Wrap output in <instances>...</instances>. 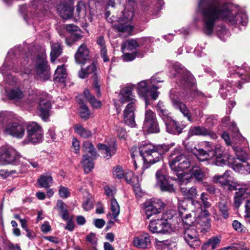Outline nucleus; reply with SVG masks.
I'll use <instances>...</instances> for the list:
<instances>
[{"label":"nucleus","instance_id":"24","mask_svg":"<svg viewBox=\"0 0 250 250\" xmlns=\"http://www.w3.org/2000/svg\"><path fill=\"white\" fill-rule=\"evenodd\" d=\"M188 180L187 179L185 182V179L183 178L181 180L180 190L182 195L186 198L188 199H192L196 198L198 196V192L197 188L193 186L189 189H187L184 186V183H187Z\"/></svg>","mask_w":250,"mask_h":250},{"label":"nucleus","instance_id":"40","mask_svg":"<svg viewBox=\"0 0 250 250\" xmlns=\"http://www.w3.org/2000/svg\"><path fill=\"white\" fill-rule=\"evenodd\" d=\"M143 128L144 131L148 133H158L160 131L157 121L149 122L148 124L144 123Z\"/></svg>","mask_w":250,"mask_h":250},{"label":"nucleus","instance_id":"26","mask_svg":"<svg viewBox=\"0 0 250 250\" xmlns=\"http://www.w3.org/2000/svg\"><path fill=\"white\" fill-rule=\"evenodd\" d=\"M249 187V185H246V187L239 188L238 191L235 192L233 203L236 208H239L242 201L247 197V190Z\"/></svg>","mask_w":250,"mask_h":250},{"label":"nucleus","instance_id":"43","mask_svg":"<svg viewBox=\"0 0 250 250\" xmlns=\"http://www.w3.org/2000/svg\"><path fill=\"white\" fill-rule=\"evenodd\" d=\"M83 93L86 100L90 103L91 105L94 108H99L101 107V102L100 101L97 100L95 97L90 94L89 91L88 89H85Z\"/></svg>","mask_w":250,"mask_h":250},{"label":"nucleus","instance_id":"45","mask_svg":"<svg viewBox=\"0 0 250 250\" xmlns=\"http://www.w3.org/2000/svg\"><path fill=\"white\" fill-rule=\"evenodd\" d=\"M235 71L236 74H238L240 76H248L247 79H245L243 78V79H244L247 82H249L250 80V67L246 66L244 64L243 65L242 68H239L238 66H235Z\"/></svg>","mask_w":250,"mask_h":250},{"label":"nucleus","instance_id":"58","mask_svg":"<svg viewBox=\"0 0 250 250\" xmlns=\"http://www.w3.org/2000/svg\"><path fill=\"white\" fill-rule=\"evenodd\" d=\"M220 240L217 237H214L209 239L208 242L212 250L215 249L220 243Z\"/></svg>","mask_w":250,"mask_h":250},{"label":"nucleus","instance_id":"34","mask_svg":"<svg viewBox=\"0 0 250 250\" xmlns=\"http://www.w3.org/2000/svg\"><path fill=\"white\" fill-rule=\"evenodd\" d=\"M13 118L12 114L7 111H1L0 112V129H3L6 126L10 124Z\"/></svg>","mask_w":250,"mask_h":250},{"label":"nucleus","instance_id":"54","mask_svg":"<svg viewBox=\"0 0 250 250\" xmlns=\"http://www.w3.org/2000/svg\"><path fill=\"white\" fill-rule=\"evenodd\" d=\"M80 115L81 117L84 120L89 118L90 113L88 107L84 104L81 106L80 108Z\"/></svg>","mask_w":250,"mask_h":250},{"label":"nucleus","instance_id":"46","mask_svg":"<svg viewBox=\"0 0 250 250\" xmlns=\"http://www.w3.org/2000/svg\"><path fill=\"white\" fill-rule=\"evenodd\" d=\"M38 182L41 188H47L52 183V178L50 176L42 175L38 179Z\"/></svg>","mask_w":250,"mask_h":250},{"label":"nucleus","instance_id":"37","mask_svg":"<svg viewBox=\"0 0 250 250\" xmlns=\"http://www.w3.org/2000/svg\"><path fill=\"white\" fill-rule=\"evenodd\" d=\"M51 50L50 52L51 61L54 62L62 53V44L57 42L52 43L51 46Z\"/></svg>","mask_w":250,"mask_h":250},{"label":"nucleus","instance_id":"18","mask_svg":"<svg viewBox=\"0 0 250 250\" xmlns=\"http://www.w3.org/2000/svg\"><path fill=\"white\" fill-rule=\"evenodd\" d=\"M191 136H208L213 139L217 138V135L214 132L203 126H194L190 128L188 131Z\"/></svg>","mask_w":250,"mask_h":250},{"label":"nucleus","instance_id":"7","mask_svg":"<svg viewBox=\"0 0 250 250\" xmlns=\"http://www.w3.org/2000/svg\"><path fill=\"white\" fill-rule=\"evenodd\" d=\"M169 221L164 216L163 218L150 221L148 227L152 233L166 234L171 230Z\"/></svg>","mask_w":250,"mask_h":250},{"label":"nucleus","instance_id":"9","mask_svg":"<svg viewBox=\"0 0 250 250\" xmlns=\"http://www.w3.org/2000/svg\"><path fill=\"white\" fill-rule=\"evenodd\" d=\"M27 139L28 142L36 144L40 142L42 137V127L36 122H29L26 125Z\"/></svg>","mask_w":250,"mask_h":250},{"label":"nucleus","instance_id":"21","mask_svg":"<svg viewBox=\"0 0 250 250\" xmlns=\"http://www.w3.org/2000/svg\"><path fill=\"white\" fill-rule=\"evenodd\" d=\"M97 146L104 157L106 159H109L116 153L117 148L115 144L107 146L105 144L99 143Z\"/></svg>","mask_w":250,"mask_h":250},{"label":"nucleus","instance_id":"42","mask_svg":"<svg viewBox=\"0 0 250 250\" xmlns=\"http://www.w3.org/2000/svg\"><path fill=\"white\" fill-rule=\"evenodd\" d=\"M83 150L85 154H87L91 158H96L97 153L93 145L89 141L84 142L83 145Z\"/></svg>","mask_w":250,"mask_h":250},{"label":"nucleus","instance_id":"35","mask_svg":"<svg viewBox=\"0 0 250 250\" xmlns=\"http://www.w3.org/2000/svg\"><path fill=\"white\" fill-rule=\"evenodd\" d=\"M146 38H140L137 40H128L125 42V47L128 50H133L137 47L143 45L146 41Z\"/></svg>","mask_w":250,"mask_h":250},{"label":"nucleus","instance_id":"31","mask_svg":"<svg viewBox=\"0 0 250 250\" xmlns=\"http://www.w3.org/2000/svg\"><path fill=\"white\" fill-rule=\"evenodd\" d=\"M66 77L67 73L65 65L58 66L54 74V80L56 82L63 83Z\"/></svg>","mask_w":250,"mask_h":250},{"label":"nucleus","instance_id":"61","mask_svg":"<svg viewBox=\"0 0 250 250\" xmlns=\"http://www.w3.org/2000/svg\"><path fill=\"white\" fill-rule=\"evenodd\" d=\"M60 196L62 198H66L70 195V192L67 188L61 186L59 190Z\"/></svg>","mask_w":250,"mask_h":250},{"label":"nucleus","instance_id":"32","mask_svg":"<svg viewBox=\"0 0 250 250\" xmlns=\"http://www.w3.org/2000/svg\"><path fill=\"white\" fill-rule=\"evenodd\" d=\"M242 163H236L232 165L231 167L237 172L242 174L250 173V165L247 161H241Z\"/></svg>","mask_w":250,"mask_h":250},{"label":"nucleus","instance_id":"4","mask_svg":"<svg viewBox=\"0 0 250 250\" xmlns=\"http://www.w3.org/2000/svg\"><path fill=\"white\" fill-rule=\"evenodd\" d=\"M168 164L174 172H179L189 168L192 163L188 157L181 149H175L169 157Z\"/></svg>","mask_w":250,"mask_h":250},{"label":"nucleus","instance_id":"11","mask_svg":"<svg viewBox=\"0 0 250 250\" xmlns=\"http://www.w3.org/2000/svg\"><path fill=\"white\" fill-rule=\"evenodd\" d=\"M133 17L134 12L133 11H128L125 9L121 17V21L124 23L115 24L114 27L119 32L126 33L130 35L133 30V26L130 25L128 22L132 21Z\"/></svg>","mask_w":250,"mask_h":250},{"label":"nucleus","instance_id":"39","mask_svg":"<svg viewBox=\"0 0 250 250\" xmlns=\"http://www.w3.org/2000/svg\"><path fill=\"white\" fill-rule=\"evenodd\" d=\"M88 6L82 1H79L76 6V14L79 19H83L86 16Z\"/></svg>","mask_w":250,"mask_h":250},{"label":"nucleus","instance_id":"15","mask_svg":"<svg viewBox=\"0 0 250 250\" xmlns=\"http://www.w3.org/2000/svg\"><path fill=\"white\" fill-rule=\"evenodd\" d=\"M136 104L134 102L129 103L125 107L124 111V120L125 123L133 127L135 125V111Z\"/></svg>","mask_w":250,"mask_h":250},{"label":"nucleus","instance_id":"55","mask_svg":"<svg viewBox=\"0 0 250 250\" xmlns=\"http://www.w3.org/2000/svg\"><path fill=\"white\" fill-rule=\"evenodd\" d=\"M181 217L182 218L183 222L188 225H191L190 224L193 222L194 218L188 211L184 214Z\"/></svg>","mask_w":250,"mask_h":250},{"label":"nucleus","instance_id":"6","mask_svg":"<svg viewBox=\"0 0 250 250\" xmlns=\"http://www.w3.org/2000/svg\"><path fill=\"white\" fill-rule=\"evenodd\" d=\"M14 57H15V54L13 51L10 50L1 68L0 72L3 75L4 81L10 85L14 84L16 81L13 76L9 74L6 75V71L12 69L14 72L17 71V68H15L14 67L15 64V60L13 59Z\"/></svg>","mask_w":250,"mask_h":250},{"label":"nucleus","instance_id":"62","mask_svg":"<svg viewBox=\"0 0 250 250\" xmlns=\"http://www.w3.org/2000/svg\"><path fill=\"white\" fill-rule=\"evenodd\" d=\"M230 248L229 249L232 250H246V248L245 246V244L243 242H240L239 243H234L231 246H229Z\"/></svg>","mask_w":250,"mask_h":250},{"label":"nucleus","instance_id":"17","mask_svg":"<svg viewBox=\"0 0 250 250\" xmlns=\"http://www.w3.org/2000/svg\"><path fill=\"white\" fill-rule=\"evenodd\" d=\"M229 173V170H226L223 175H215L213 178L214 181L216 183H220L225 188L227 187L229 190H235L236 189L235 186L232 185L231 184L232 181Z\"/></svg>","mask_w":250,"mask_h":250},{"label":"nucleus","instance_id":"22","mask_svg":"<svg viewBox=\"0 0 250 250\" xmlns=\"http://www.w3.org/2000/svg\"><path fill=\"white\" fill-rule=\"evenodd\" d=\"M150 237L146 232H143L136 237L133 240L134 246L138 248L146 249L150 244Z\"/></svg>","mask_w":250,"mask_h":250},{"label":"nucleus","instance_id":"44","mask_svg":"<svg viewBox=\"0 0 250 250\" xmlns=\"http://www.w3.org/2000/svg\"><path fill=\"white\" fill-rule=\"evenodd\" d=\"M218 207L221 215L224 219H227L229 217V206L227 200H222L218 203Z\"/></svg>","mask_w":250,"mask_h":250},{"label":"nucleus","instance_id":"63","mask_svg":"<svg viewBox=\"0 0 250 250\" xmlns=\"http://www.w3.org/2000/svg\"><path fill=\"white\" fill-rule=\"evenodd\" d=\"M117 135L121 139H125L126 136V132L125 129L120 126H117L115 128Z\"/></svg>","mask_w":250,"mask_h":250},{"label":"nucleus","instance_id":"50","mask_svg":"<svg viewBox=\"0 0 250 250\" xmlns=\"http://www.w3.org/2000/svg\"><path fill=\"white\" fill-rule=\"evenodd\" d=\"M86 240L92 246L91 250H98L96 248L97 239L95 233L93 232L90 233L87 236H86Z\"/></svg>","mask_w":250,"mask_h":250},{"label":"nucleus","instance_id":"33","mask_svg":"<svg viewBox=\"0 0 250 250\" xmlns=\"http://www.w3.org/2000/svg\"><path fill=\"white\" fill-rule=\"evenodd\" d=\"M191 169V177L194 179L198 182H202L205 179L206 174L201 168L198 167H194L192 164Z\"/></svg>","mask_w":250,"mask_h":250},{"label":"nucleus","instance_id":"23","mask_svg":"<svg viewBox=\"0 0 250 250\" xmlns=\"http://www.w3.org/2000/svg\"><path fill=\"white\" fill-rule=\"evenodd\" d=\"M57 11L60 16L65 20L70 19L73 14V7L64 2H60L57 6Z\"/></svg>","mask_w":250,"mask_h":250},{"label":"nucleus","instance_id":"10","mask_svg":"<svg viewBox=\"0 0 250 250\" xmlns=\"http://www.w3.org/2000/svg\"><path fill=\"white\" fill-rule=\"evenodd\" d=\"M184 238L187 243L191 248L199 247L201 242L199 238L198 230L195 225H189L186 228L184 232Z\"/></svg>","mask_w":250,"mask_h":250},{"label":"nucleus","instance_id":"14","mask_svg":"<svg viewBox=\"0 0 250 250\" xmlns=\"http://www.w3.org/2000/svg\"><path fill=\"white\" fill-rule=\"evenodd\" d=\"M3 132L6 135L21 139L25 134L24 125L17 122L11 123L4 127Z\"/></svg>","mask_w":250,"mask_h":250},{"label":"nucleus","instance_id":"28","mask_svg":"<svg viewBox=\"0 0 250 250\" xmlns=\"http://www.w3.org/2000/svg\"><path fill=\"white\" fill-rule=\"evenodd\" d=\"M150 87L149 83L147 81L144 80L138 83L137 89L138 94L142 97L145 98L146 100V106L147 105V101L146 97L148 96L149 91Z\"/></svg>","mask_w":250,"mask_h":250},{"label":"nucleus","instance_id":"19","mask_svg":"<svg viewBox=\"0 0 250 250\" xmlns=\"http://www.w3.org/2000/svg\"><path fill=\"white\" fill-rule=\"evenodd\" d=\"M51 108L50 102L45 99H41L38 107V114L44 121H47L50 116V110Z\"/></svg>","mask_w":250,"mask_h":250},{"label":"nucleus","instance_id":"47","mask_svg":"<svg viewBox=\"0 0 250 250\" xmlns=\"http://www.w3.org/2000/svg\"><path fill=\"white\" fill-rule=\"evenodd\" d=\"M231 89V84L229 82L226 81L225 83L221 85L220 88V93L223 99H226L229 94V91Z\"/></svg>","mask_w":250,"mask_h":250},{"label":"nucleus","instance_id":"56","mask_svg":"<svg viewBox=\"0 0 250 250\" xmlns=\"http://www.w3.org/2000/svg\"><path fill=\"white\" fill-rule=\"evenodd\" d=\"M113 174L115 177L119 179L122 178L124 176V172L123 168L120 166H117L113 169Z\"/></svg>","mask_w":250,"mask_h":250},{"label":"nucleus","instance_id":"38","mask_svg":"<svg viewBox=\"0 0 250 250\" xmlns=\"http://www.w3.org/2000/svg\"><path fill=\"white\" fill-rule=\"evenodd\" d=\"M96 158H91V156H89L87 154L83 155V160L82 163L83 164L84 171L86 173H89L93 168L94 164L92 160Z\"/></svg>","mask_w":250,"mask_h":250},{"label":"nucleus","instance_id":"36","mask_svg":"<svg viewBox=\"0 0 250 250\" xmlns=\"http://www.w3.org/2000/svg\"><path fill=\"white\" fill-rule=\"evenodd\" d=\"M110 205L112 214L109 212L107 214V217L108 218H113L115 221H116L117 220V217L120 212L119 205L115 198H112L110 200Z\"/></svg>","mask_w":250,"mask_h":250},{"label":"nucleus","instance_id":"57","mask_svg":"<svg viewBox=\"0 0 250 250\" xmlns=\"http://www.w3.org/2000/svg\"><path fill=\"white\" fill-rule=\"evenodd\" d=\"M136 56L143 57V55L138 53H136L135 54L133 53H125L123 55V59L125 61H131L133 60Z\"/></svg>","mask_w":250,"mask_h":250},{"label":"nucleus","instance_id":"48","mask_svg":"<svg viewBox=\"0 0 250 250\" xmlns=\"http://www.w3.org/2000/svg\"><path fill=\"white\" fill-rule=\"evenodd\" d=\"M157 121L155 113L150 109L146 110L144 123L149 124V122Z\"/></svg>","mask_w":250,"mask_h":250},{"label":"nucleus","instance_id":"27","mask_svg":"<svg viewBox=\"0 0 250 250\" xmlns=\"http://www.w3.org/2000/svg\"><path fill=\"white\" fill-rule=\"evenodd\" d=\"M156 110L159 115L166 123L171 119V113L167 109L164 102L159 101L156 106Z\"/></svg>","mask_w":250,"mask_h":250},{"label":"nucleus","instance_id":"13","mask_svg":"<svg viewBox=\"0 0 250 250\" xmlns=\"http://www.w3.org/2000/svg\"><path fill=\"white\" fill-rule=\"evenodd\" d=\"M45 57L38 56L36 62V72L39 79L47 80L50 78V71Z\"/></svg>","mask_w":250,"mask_h":250},{"label":"nucleus","instance_id":"2","mask_svg":"<svg viewBox=\"0 0 250 250\" xmlns=\"http://www.w3.org/2000/svg\"><path fill=\"white\" fill-rule=\"evenodd\" d=\"M175 70L179 75V83L181 87L186 91V94L184 93H179V91L173 88L169 92V98L171 100L172 106L174 108L179 110L188 120L191 122L192 118L191 114L187 105L180 101V98L181 97L185 101H188V95L190 94L192 96L195 90L194 79L193 75L187 70L183 69L181 64L176 65L174 67Z\"/></svg>","mask_w":250,"mask_h":250},{"label":"nucleus","instance_id":"20","mask_svg":"<svg viewBox=\"0 0 250 250\" xmlns=\"http://www.w3.org/2000/svg\"><path fill=\"white\" fill-rule=\"evenodd\" d=\"M167 131L169 133L179 135L182 132L183 129L185 127V125L172 119H170L165 123Z\"/></svg>","mask_w":250,"mask_h":250},{"label":"nucleus","instance_id":"8","mask_svg":"<svg viewBox=\"0 0 250 250\" xmlns=\"http://www.w3.org/2000/svg\"><path fill=\"white\" fill-rule=\"evenodd\" d=\"M157 185L160 187L161 190L172 192L175 191L173 186L174 180L170 177H167L165 175L164 169H161L156 173Z\"/></svg>","mask_w":250,"mask_h":250},{"label":"nucleus","instance_id":"53","mask_svg":"<svg viewBox=\"0 0 250 250\" xmlns=\"http://www.w3.org/2000/svg\"><path fill=\"white\" fill-rule=\"evenodd\" d=\"M198 154L197 157L198 159L201 161H204L206 160H208L211 157V155L210 154V152L207 150H204L203 149H200L197 150Z\"/></svg>","mask_w":250,"mask_h":250},{"label":"nucleus","instance_id":"29","mask_svg":"<svg viewBox=\"0 0 250 250\" xmlns=\"http://www.w3.org/2000/svg\"><path fill=\"white\" fill-rule=\"evenodd\" d=\"M197 224L203 227L204 229H208L210 226V221L209 218V213L207 210L202 211L196 219Z\"/></svg>","mask_w":250,"mask_h":250},{"label":"nucleus","instance_id":"1","mask_svg":"<svg viewBox=\"0 0 250 250\" xmlns=\"http://www.w3.org/2000/svg\"><path fill=\"white\" fill-rule=\"evenodd\" d=\"M236 8L232 4L221 0H199L198 10L204 23L203 31L207 35L212 34L215 22L219 20H228L232 24L245 26L248 17L245 13L234 16Z\"/></svg>","mask_w":250,"mask_h":250},{"label":"nucleus","instance_id":"16","mask_svg":"<svg viewBox=\"0 0 250 250\" xmlns=\"http://www.w3.org/2000/svg\"><path fill=\"white\" fill-rule=\"evenodd\" d=\"M90 60L89 51L85 44L81 45L75 54V60L77 63L84 64Z\"/></svg>","mask_w":250,"mask_h":250},{"label":"nucleus","instance_id":"49","mask_svg":"<svg viewBox=\"0 0 250 250\" xmlns=\"http://www.w3.org/2000/svg\"><path fill=\"white\" fill-rule=\"evenodd\" d=\"M233 149L235 152V154L238 158L241 161H246L247 154L241 147L236 146L234 147Z\"/></svg>","mask_w":250,"mask_h":250},{"label":"nucleus","instance_id":"64","mask_svg":"<svg viewBox=\"0 0 250 250\" xmlns=\"http://www.w3.org/2000/svg\"><path fill=\"white\" fill-rule=\"evenodd\" d=\"M105 194L109 197L113 198V196L116 192V189L114 187L110 188L109 186H106L104 188Z\"/></svg>","mask_w":250,"mask_h":250},{"label":"nucleus","instance_id":"52","mask_svg":"<svg viewBox=\"0 0 250 250\" xmlns=\"http://www.w3.org/2000/svg\"><path fill=\"white\" fill-rule=\"evenodd\" d=\"M29 166L24 165L23 163L21 164V166L17 168L16 169L9 170L10 176L14 174L19 175L25 173L28 169Z\"/></svg>","mask_w":250,"mask_h":250},{"label":"nucleus","instance_id":"3","mask_svg":"<svg viewBox=\"0 0 250 250\" xmlns=\"http://www.w3.org/2000/svg\"><path fill=\"white\" fill-rule=\"evenodd\" d=\"M139 149L144 162L153 164L162 159L163 155L168 151L169 146L167 145L154 146L147 144L141 145Z\"/></svg>","mask_w":250,"mask_h":250},{"label":"nucleus","instance_id":"12","mask_svg":"<svg viewBox=\"0 0 250 250\" xmlns=\"http://www.w3.org/2000/svg\"><path fill=\"white\" fill-rule=\"evenodd\" d=\"M146 218L149 219L153 215L160 213L164 208V204L158 199H151L144 203Z\"/></svg>","mask_w":250,"mask_h":250},{"label":"nucleus","instance_id":"60","mask_svg":"<svg viewBox=\"0 0 250 250\" xmlns=\"http://www.w3.org/2000/svg\"><path fill=\"white\" fill-rule=\"evenodd\" d=\"M158 87L156 85H153L151 87H150L149 93H150V96L151 99L155 100L158 97L159 92L157 91Z\"/></svg>","mask_w":250,"mask_h":250},{"label":"nucleus","instance_id":"59","mask_svg":"<svg viewBox=\"0 0 250 250\" xmlns=\"http://www.w3.org/2000/svg\"><path fill=\"white\" fill-rule=\"evenodd\" d=\"M191 206L194 207L195 210H192L193 211H199L200 213H202V211H204L203 209V206L200 202L193 200L191 202Z\"/></svg>","mask_w":250,"mask_h":250},{"label":"nucleus","instance_id":"30","mask_svg":"<svg viewBox=\"0 0 250 250\" xmlns=\"http://www.w3.org/2000/svg\"><path fill=\"white\" fill-rule=\"evenodd\" d=\"M6 92L8 98L14 102L20 101L24 96L23 92L19 88H14L9 90H6Z\"/></svg>","mask_w":250,"mask_h":250},{"label":"nucleus","instance_id":"41","mask_svg":"<svg viewBox=\"0 0 250 250\" xmlns=\"http://www.w3.org/2000/svg\"><path fill=\"white\" fill-rule=\"evenodd\" d=\"M75 132L83 138H88L92 136V132L88 129L85 128L80 124L76 125L74 126Z\"/></svg>","mask_w":250,"mask_h":250},{"label":"nucleus","instance_id":"51","mask_svg":"<svg viewBox=\"0 0 250 250\" xmlns=\"http://www.w3.org/2000/svg\"><path fill=\"white\" fill-rule=\"evenodd\" d=\"M154 3L152 5L149 6V8H144V10L149 11V13L153 15H156L161 10V2H153Z\"/></svg>","mask_w":250,"mask_h":250},{"label":"nucleus","instance_id":"25","mask_svg":"<svg viewBox=\"0 0 250 250\" xmlns=\"http://www.w3.org/2000/svg\"><path fill=\"white\" fill-rule=\"evenodd\" d=\"M119 100L124 104L126 102H134L136 104V100L132 94V88L130 87H125L121 90L119 94Z\"/></svg>","mask_w":250,"mask_h":250},{"label":"nucleus","instance_id":"5","mask_svg":"<svg viewBox=\"0 0 250 250\" xmlns=\"http://www.w3.org/2000/svg\"><path fill=\"white\" fill-rule=\"evenodd\" d=\"M20 158L19 153L13 147L2 146L0 148V162L3 165H19Z\"/></svg>","mask_w":250,"mask_h":250}]
</instances>
